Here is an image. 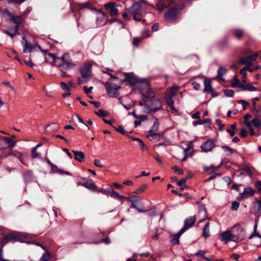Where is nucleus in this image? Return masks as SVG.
I'll list each match as a JSON object with an SVG mask.
<instances>
[{
	"mask_svg": "<svg viewBox=\"0 0 261 261\" xmlns=\"http://www.w3.org/2000/svg\"><path fill=\"white\" fill-rule=\"evenodd\" d=\"M245 236L244 228L238 225L234 226L231 230L225 231L220 235V240L227 243L230 241L237 242L244 240Z\"/></svg>",
	"mask_w": 261,
	"mask_h": 261,
	"instance_id": "nucleus-1",
	"label": "nucleus"
},
{
	"mask_svg": "<svg viewBox=\"0 0 261 261\" xmlns=\"http://www.w3.org/2000/svg\"><path fill=\"white\" fill-rule=\"evenodd\" d=\"M149 95L144 98V113L154 114L162 109V102L159 99H154L153 97L154 93L150 89H148Z\"/></svg>",
	"mask_w": 261,
	"mask_h": 261,
	"instance_id": "nucleus-2",
	"label": "nucleus"
},
{
	"mask_svg": "<svg viewBox=\"0 0 261 261\" xmlns=\"http://www.w3.org/2000/svg\"><path fill=\"white\" fill-rule=\"evenodd\" d=\"M60 59L62 61V63L58 65V67L61 71L71 69L76 65L75 63L72 62L68 54H64Z\"/></svg>",
	"mask_w": 261,
	"mask_h": 261,
	"instance_id": "nucleus-3",
	"label": "nucleus"
},
{
	"mask_svg": "<svg viewBox=\"0 0 261 261\" xmlns=\"http://www.w3.org/2000/svg\"><path fill=\"white\" fill-rule=\"evenodd\" d=\"M105 87L107 94L109 96L117 97L119 95L118 90L120 89V87L117 84H112L107 82L105 84Z\"/></svg>",
	"mask_w": 261,
	"mask_h": 261,
	"instance_id": "nucleus-4",
	"label": "nucleus"
},
{
	"mask_svg": "<svg viewBox=\"0 0 261 261\" xmlns=\"http://www.w3.org/2000/svg\"><path fill=\"white\" fill-rule=\"evenodd\" d=\"M22 45L24 47L23 52L24 53H27L28 52H31L33 51L34 50L35 51L37 50V48H38L39 50L41 51V49H42L41 46L39 45L37 43L34 44L33 45L30 44L28 41H27L25 36L24 35L22 37Z\"/></svg>",
	"mask_w": 261,
	"mask_h": 261,
	"instance_id": "nucleus-5",
	"label": "nucleus"
},
{
	"mask_svg": "<svg viewBox=\"0 0 261 261\" xmlns=\"http://www.w3.org/2000/svg\"><path fill=\"white\" fill-rule=\"evenodd\" d=\"M258 54L257 53H253L250 56H248L245 58H242L239 61L240 64H244L247 66H251L252 62L256 60Z\"/></svg>",
	"mask_w": 261,
	"mask_h": 261,
	"instance_id": "nucleus-6",
	"label": "nucleus"
},
{
	"mask_svg": "<svg viewBox=\"0 0 261 261\" xmlns=\"http://www.w3.org/2000/svg\"><path fill=\"white\" fill-rule=\"evenodd\" d=\"M192 147V145L189 144L188 145L187 147L185 148L182 151H179L175 154L174 157L178 160H181V162L185 161L188 155V151Z\"/></svg>",
	"mask_w": 261,
	"mask_h": 261,
	"instance_id": "nucleus-7",
	"label": "nucleus"
},
{
	"mask_svg": "<svg viewBox=\"0 0 261 261\" xmlns=\"http://www.w3.org/2000/svg\"><path fill=\"white\" fill-rule=\"evenodd\" d=\"M179 10L177 8L172 7L165 14V19L166 20H172L175 19L179 14Z\"/></svg>",
	"mask_w": 261,
	"mask_h": 261,
	"instance_id": "nucleus-8",
	"label": "nucleus"
},
{
	"mask_svg": "<svg viewBox=\"0 0 261 261\" xmlns=\"http://www.w3.org/2000/svg\"><path fill=\"white\" fill-rule=\"evenodd\" d=\"M118 6H121L119 5H116V4L113 2H110L105 4V9L110 11V14L112 17L118 15Z\"/></svg>",
	"mask_w": 261,
	"mask_h": 261,
	"instance_id": "nucleus-9",
	"label": "nucleus"
},
{
	"mask_svg": "<svg viewBox=\"0 0 261 261\" xmlns=\"http://www.w3.org/2000/svg\"><path fill=\"white\" fill-rule=\"evenodd\" d=\"M92 10L95 11L96 14V23L97 26L101 25L103 23L106 15L101 10L96 8H92Z\"/></svg>",
	"mask_w": 261,
	"mask_h": 261,
	"instance_id": "nucleus-10",
	"label": "nucleus"
},
{
	"mask_svg": "<svg viewBox=\"0 0 261 261\" xmlns=\"http://www.w3.org/2000/svg\"><path fill=\"white\" fill-rule=\"evenodd\" d=\"M41 51L44 55V58L45 61L50 63H55L57 59H59V58H57L56 55L54 54L47 53V49H41Z\"/></svg>",
	"mask_w": 261,
	"mask_h": 261,
	"instance_id": "nucleus-11",
	"label": "nucleus"
},
{
	"mask_svg": "<svg viewBox=\"0 0 261 261\" xmlns=\"http://www.w3.org/2000/svg\"><path fill=\"white\" fill-rule=\"evenodd\" d=\"M215 144L212 140H208L204 142L200 146L202 151L206 152L211 151L215 147Z\"/></svg>",
	"mask_w": 261,
	"mask_h": 261,
	"instance_id": "nucleus-12",
	"label": "nucleus"
},
{
	"mask_svg": "<svg viewBox=\"0 0 261 261\" xmlns=\"http://www.w3.org/2000/svg\"><path fill=\"white\" fill-rule=\"evenodd\" d=\"M91 65L90 64H87L81 68L80 72L83 78H86L88 79L91 76Z\"/></svg>",
	"mask_w": 261,
	"mask_h": 261,
	"instance_id": "nucleus-13",
	"label": "nucleus"
},
{
	"mask_svg": "<svg viewBox=\"0 0 261 261\" xmlns=\"http://www.w3.org/2000/svg\"><path fill=\"white\" fill-rule=\"evenodd\" d=\"M198 216L202 218V219L199 221V223H202L206 220L210 219V218L207 216L206 208L203 204H201L199 206L198 210Z\"/></svg>",
	"mask_w": 261,
	"mask_h": 261,
	"instance_id": "nucleus-14",
	"label": "nucleus"
},
{
	"mask_svg": "<svg viewBox=\"0 0 261 261\" xmlns=\"http://www.w3.org/2000/svg\"><path fill=\"white\" fill-rule=\"evenodd\" d=\"M173 0H162L159 1L157 4V8L160 11L172 6Z\"/></svg>",
	"mask_w": 261,
	"mask_h": 261,
	"instance_id": "nucleus-15",
	"label": "nucleus"
},
{
	"mask_svg": "<svg viewBox=\"0 0 261 261\" xmlns=\"http://www.w3.org/2000/svg\"><path fill=\"white\" fill-rule=\"evenodd\" d=\"M196 218L195 216H191L185 221L184 226L181 229L182 232H185L187 229L192 227L195 223Z\"/></svg>",
	"mask_w": 261,
	"mask_h": 261,
	"instance_id": "nucleus-16",
	"label": "nucleus"
},
{
	"mask_svg": "<svg viewBox=\"0 0 261 261\" xmlns=\"http://www.w3.org/2000/svg\"><path fill=\"white\" fill-rule=\"evenodd\" d=\"M255 191L251 188L248 187L245 188L242 193L239 197L240 200H242L254 195Z\"/></svg>",
	"mask_w": 261,
	"mask_h": 261,
	"instance_id": "nucleus-17",
	"label": "nucleus"
},
{
	"mask_svg": "<svg viewBox=\"0 0 261 261\" xmlns=\"http://www.w3.org/2000/svg\"><path fill=\"white\" fill-rule=\"evenodd\" d=\"M162 137V134L156 133H148L146 135V137L149 141L154 142L158 141Z\"/></svg>",
	"mask_w": 261,
	"mask_h": 261,
	"instance_id": "nucleus-18",
	"label": "nucleus"
},
{
	"mask_svg": "<svg viewBox=\"0 0 261 261\" xmlns=\"http://www.w3.org/2000/svg\"><path fill=\"white\" fill-rule=\"evenodd\" d=\"M204 92H208V93L213 94L214 91L212 87V82L210 79H206L204 82Z\"/></svg>",
	"mask_w": 261,
	"mask_h": 261,
	"instance_id": "nucleus-19",
	"label": "nucleus"
},
{
	"mask_svg": "<svg viewBox=\"0 0 261 261\" xmlns=\"http://www.w3.org/2000/svg\"><path fill=\"white\" fill-rule=\"evenodd\" d=\"M184 232H182L180 229L179 231L175 234L171 235L170 237V241L173 245L178 244L179 243V238Z\"/></svg>",
	"mask_w": 261,
	"mask_h": 261,
	"instance_id": "nucleus-20",
	"label": "nucleus"
},
{
	"mask_svg": "<svg viewBox=\"0 0 261 261\" xmlns=\"http://www.w3.org/2000/svg\"><path fill=\"white\" fill-rule=\"evenodd\" d=\"M141 11V5L139 3H134L128 9V11L129 13L134 14L140 12Z\"/></svg>",
	"mask_w": 261,
	"mask_h": 261,
	"instance_id": "nucleus-21",
	"label": "nucleus"
},
{
	"mask_svg": "<svg viewBox=\"0 0 261 261\" xmlns=\"http://www.w3.org/2000/svg\"><path fill=\"white\" fill-rule=\"evenodd\" d=\"M74 155V159L79 162H82L85 160V154L82 151L72 150Z\"/></svg>",
	"mask_w": 261,
	"mask_h": 261,
	"instance_id": "nucleus-22",
	"label": "nucleus"
},
{
	"mask_svg": "<svg viewBox=\"0 0 261 261\" xmlns=\"http://www.w3.org/2000/svg\"><path fill=\"white\" fill-rule=\"evenodd\" d=\"M16 236L14 233H10L5 236L2 240L1 243L4 245L9 242L11 240L15 239Z\"/></svg>",
	"mask_w": 261,
	"mask_h": 261,
	"instance_id": "nucleus-23",
	"label": "nucleus"
},
{
	"mask_svg": "<svg viewBox=\"0 0 261 261\" xmlns=\"http://www.w3.org/2000/svg\"><path fill=\"white\" fill-rule=\"evenodd\" d=\"M2 139H3V145L6 146L7 147H13L16 143L14 140L9 137H3Z\"/></svg>",
	"mask_w": 261,
	"mask_h": 261,
	"instance_id": "nucleus-24",
	"label": "nucleus"
},
{
	"mask_svg": "<svg viewBox=\"0 0 261 261\" xmlns=\"http://www.w3.org/2000/svg\"><path fill=\"white\" fill-rule=\"evenodd\" d=\"M178 90L179 87L175 84H173V86L169 89V93L167 96L173 97Z\"/></svg>",
	"mask_w": 261,
	"mask_h": 261,
	"instance_id": "nucleus-25",
	"label": "nucleus"
},
{
	"mask_svg": "<svg viewBox=\"0 0 261 261\" xmlns=\"http://www.w3.org/2000/svg\"><path fill=\"white\" fill-rule=\"evenodd\" d=\"M239 87L244 91H255L257 90V88L251 84H240Z\"/></svg>",
	"mask_w": 261,
	"mask_h": 261,
	"instance_id": "nucleus-26",
	"label": "nucleus"
},
{
	"mask_svg": "<svg viewBox=\"0 0 261 261\" xmlns=\"http://www.w3.org/2000/svg\"><path fill=\"white\" fill-rule=\"evenodd\" d=\"M78 8L81 9H88L92 10V5L91 3L89 2H86L83 3H79L77 4Z\"/></svg>",
	"mask_w": 261,
	"mask_h": 261,
	"instance_id": "nucleus-27",
	"label": "nucleus"
},
{
	"mask_svg": "<svg viewBox=\"0 0 261 261\" xmlns=\"http://www.w3.org/2000/svg\"><path fill=\"white\" fill-rule=\"evenodd\" d=\"M59 129V125L56 123H53L48 125L46 127V130L49 133L56 132Z\"/></svg>",
	"mask_w": 261,
	"mask_h": 261,
	"instance_id": "nucleus-28",
	"label": "nucleus"
},
{
	"mask_svg": "<svg viewBox=\"0 0 261 261\" xmlns=\"http://www.w3.org/2000/svg\"><path fill=\"white\" fill-rule=\"evenodd\" d=\"M125 81L129 82L130 84H135L136 82V78L129 73H125Z\"/></svg>",
	"mask_w": 261,
	"mask_h": 261,
	"instance_id": "nucleus-29",
	"label": "nucleus"
},
{
	"mask_svg": "<svg viewBox=\"0 0 261 261\" xmlns=\"http://www.w3.org/2000/svg\"><path fill=\"white\" fill-rule=\"evenodd\" d=\"M10 20L13 22L15 24H21L22 21V17L21 16L11 17Z\"/></svg>",
	"mask_w": 261,
	"mask_h": 261,
	"instance_id": "nucleus-30",
	"label": "nucleus"
},
{
	"mask_svg": "<svg viewBox=\"0 0 261 261\" xmlns=\"http://www.w3.org/2000/svg\"><path fill=\"white\" fill-rule=\"evenodd\" d=\"M159 122L158 119H155L154 121L153 124L148 133H155L159 129Z\"/></svg>",
	"mask_w": 261,
	"mask_h": 261,
	"instance_id": "nucleus-31",
	"label": "nucleus"
},
{
	"mask_svg": "<svg viewBox=\"0 0 261 261\" xmlns=\"http://www.w3.org/2000/svg\"><path fill=\"white\" fill-rule=\"evenodd\" d=\"M109 195L115 198L122 199L123 198V197L121 196L118 192L111 189H110Z\"/></svg>",
	"mask_w": 261,
	"mask_h": 261,
	"instance_id": "nucleus-32",
	"label": "nucleus"
},
{
	"mask_svg": "<svg viewBox=\"0 0 261 261\" xmlns=\"http://www.w3.org/2000/svg\"><path fill=\"white\" fill-rule=\"evenodd\" d=\"M254 209L257 213H261V199L257 200L255 201L254 205Z\"/></svg>",
	"mask_w": 261,
	"mask_h": 261,
	"instance_id": "nucleus-33",
	"label": "nucleus"
},
{
	"mask_svg": "<svg viewBox=\"0 0 261 261\" xmlns=\"http://www.w3.org/2000/svg\"><path fill=\"white\" fill-rule=\"evenodd\" d=\"M147 188V185L143 184L141 185L139 188L136 189L135 191H134L133 193L136 194H140L144 192Z\"/></svg>",
	"mask_w": 261,
	"mask_h": 261,
	"instance_id": "nucleus-34",
	"label": "nucleus"
},
{
	"mask_svg": "<svg viewBox=\"0 0 261 261\" xmlns=\"http://www.w3.org/2000/svg\"><path fill=\"white\" fill-rule=\"evenodd\" d=\"M226 69L225 67L220 66L217 71V77L222 79L223 75L225 73Z\"/></svg>",
	"mask_w": 261,
	"mask_h": 261,
	"instance_id": "nucleus-35",
	"label": "nucleus"
},
{
	"mask_svg": "<svg viewBox=\"0 0 261 261\" xmlns=\"http://www.w3.org/2000/svg\"><path fill=\"white\" fill-rule=\"evenodd\" d=\"M210 223H207L206 225H205L203 231H202V234L203 237L205 238H207L210 236Z\"/></svg>",
	"mask_w": 261,
	"mask_h": 261,
	"instance_id": "nucleus-36",
	"label": "nucleus"
},
{
	"mask_svg": "<svg viewBox=\"0 0 261 261\" xmlns=\"http://www.w3.org/2000/svg\"><path fill=\"white\" fill-rule=\"evenodd\" d=\"M222 148L227 156H230L233 153V150L227 146H222Z\"/></svg>",
	"mask_w": 261,
	"mask_h": 261,
	"instance_id": "nucleus-37",
	"label": "nucleus"
},
{
	"mask_svg": "<svg viewBox=\"0 0 261 261\" xmlns=\"http://www.w3.org/2000/svg\"><path fill=\"white\" fill-rule=\"evenodd\" d=\"M135 196L133 195L132 196H129L127 197V201L130 202L132 204V206L134 208H137V206L136 205V203L138 202V200L135 198Z\"/></svg>",
	"mask_w": 261,
	"mask_h": 261,
	"instance_id": "nucleus-38",
	"label": "nucleus"
},
{
	"mask_svg": "<svg viewBox=\"0 0 261 261\" xmlns=\"http://www.w3.org/2000/svg\"><path fill=\"white\" fill-rule=\"evenodd\" d=\"M82 186L85 187V188L90 189V190H94V189L96 188V186L93 182H84L82 184Z\"/></svg>",
	"mask_w": 261,
	"mask_h": 261,
	"instance_id": "nucleus-39",
	"label": "nucleus"
},
{
	"mask_svg": "<svg viewBox=\"0 0 261 261\" xmlns=\"http://www.w3.org/2000/svg\"><path fill=\"white\" fill-rule=\"evenodd\" d=\"M234 36L237 39H240L244 35V32L242 30L236 29L234 30Z\"/></svg>",
	"mask_w": 261,
	"mask_h": 261,
	"instance_id": "nucleus-40",
	"label": "nucleus"
},
{
	"mask_svg": "<svg viewBox=\"0 0 261 261\" xmlns=\"http://www.w3.org/2000/svg\"><path fill=\"white\" fill-rule=\"evenodd\" d=\"M260 120L257 117H255L251 120L252 124L255 127L259 128L260 127Z\"/></svg>",
	"mask_w": 261,
	"mask_h": 261,
	"instance_id": "nucleus-41",
	"label": "nucleus"
},
{
	"mask_svg": "<svg viewBox=\"0 0 261 261\" xmlns=\"http://www.w3.org/2000/svg\"><path fill=\"white\" fill-rule=\"evenodd\" d=\"M238 102L239 103H241L242 105L243 110H245L249 106V103L245 100L241 99L238 100Z\"/></svg>",
	"mask_w": 261,
	"mask_h": 261,
	"instance_id": "nucleus-42",
	"label": "nucleus"
},
{
	"mask_svg": "<svg viewBox=\"0 0 261 261\" xmlns=\"http://www.w3.org/2000/svg\"><path fill=\"white\" fill-rule=\"evenodd\" d=\"M50 254L49 252H45L42 254L40 261H47L50 258Z\"/></svg>",
	"mask_w": 261,
	"mask_h": 261,
	"instance_id": "nucleus-43",
	"label": "nucleus"
},
{
	"mask_svg": "<svg viewBox=\"0 0 261 261\" xmlns=\"http://www.w3.org/2000/svg\"><path fill=\"white\" fill-rule=\"evenodd\" d=\"M95 113L99 117H104L107 116L108 114V113L105 111H103L101 109L98 110L97 112H95Z\"/></svg>",
	"mask_w": 261,
	"mask_h": 261,
	"instance_id": "nucleus-44",
	"label": "nucleus"
},
{
	"mask_svg": "<svg viewBox=\"0 0 261 261\" xmlns=\"http://www.w3.org/2000/svg\"><path fill=\"white\" fill-rule=\"evenodd\" d=\"M204 123H207L210 124L211 123V120L209 119H205L204 120H199L197 121H196L194 123L195 125L196 124H202Z\"/></svg>",
	"mask_w": 261,
	"mask_h": 261,
	"instance_id": "nucleus-45",
	"label": "nucleus"
},
{
	"mask_svg": "<svg viewBox=\"0 0 261 261\" xmlns=\"http://www.w3.org/2000/svg\"><path fill=\"white\" fill-rule=\"evenodd\" d=\"M51 171L53 173H59L62 174L63 172V171H62L61 170L59 169L58 168V167L57 166H56L55 165H54V164H53L51 166Z\"/></svg>",
	"mask_w": 261,
	"mask_h": 261,
	"instance_id": "nucleus-46",
	"label": "nucleus"
},
{
	"mask_svg": "<svg viewBox=\"0 0 261 261\" xmlns=\"http://www.w3.org/2000/svg\"><path fill=\"white\" fill-rule=\"evenodd\" d=\"M172 169L175 172L177 173L179 175H182L184 174V171L182 169L179 168L178 166H175L172 167Z\"/></svg>",
	"mask_w": 261,
	"mask_h": 261,
	"instance_id": "nucleus-47",
	"label": "nucleus"
},
{
	"mask_svg": "<svg viewBox=\"0 0 261 261\" xmlns=\"http://www.w3.org/2000/svg\"><path fill=\"white\" fill-rule=\"evenodd\" d=\"M132 140L137 141L139 143V145L141 146V149L142 150H144V149L147 148L145 145L144 144L143 142L141 139H138V138H133Z\"/></svg>",
	"mask_w": 261,
	"mask_h": 261,
	"instance_id": "nucleus-48",
	"label": "nucleus"
},
{
	"mask_svg": "<svg viewBox=\"0 0 261 261\" xmlns=\"http://www.w3.org/2000/svg\"><path fill=\"white\" fill-rule=\"evenodd\" d=\"M188 179V178H181L179 181H177V185L179 187L184 186L186 185V183Z\"/></svg>",
	"mask_w": 261,
	"mask_h": 261,
	"instance_id": "nucleus-49",
	"label": "nucleus"
},
{
	"mask_svg": "<svg viewBox=\"0 0 261 261\" xmlns=\"http://www.w3.org/2000/svg\"><path fill=\"white\" fill-rule=\"evenodd\" d=\"M241 84L240 81L238 79L237 76H234L233 78V82H232V86L233 87L238 86L239 87V85Z\"/></svg>",
	"mask_w": 261,
	"mask_h": 261,
	"instance_id": "nucleus-50",
	"label": "nucleus"
},
{
	"mask_svg": "<svg viewBox=\"0 0 261 261\" xmlns=\"http://www.w3.org/2000/svg\"><path fill=\"white\" fill-rule=\"evenodd\" d=\"M240 203L237 201H233L231 203V209L233 211H236L238 209Z\"/></svg>",
	"mask_w": 261,
	"mask_h": 261,
	"instance_id": "nucleus-51",
	"label": "nucleus"
},
{
	"mask_svg": "<svg viewBox=\"0 0 261 261\" xmlns=\"http://www.w3.org/2000/svg\"><path fill=\"white\" fill-rule=\"evenodd\" d=\"M134 15V19L138 21H140L142 20L141 15L140 12L132 14Z\"/></svg>",
	"mask_w": 261,
	"mask_h": 261,
	"instance_id": "nucleus-52",
	"label": "nucleus"
},
{
	"mask_svg": "<svg viewBox=\"0 0 261 261\" xmlns=\"http://www.w3.org/2000/svg\"><path fill=\"white\" fill-rule=\"evenodd\" d=\"M225 95L228 97H232L234 95V92L232 90L228 89L224 91Z\"/></svg>",
	"mask_w": 261,
	"mask_h": 261,
	"instance_id": "nucleus-53",
	"label": "nucleus"
},
{
	"mask_svg": "<svg viewBox=\"0 0 261 261\" xmlns=\"http://www.w3.org/2000/svg\"><path fill=\"white\" fill-rule=\"evenodd\" d=\"M11 14L7 9H5L2 12V16L4 17H10Z\"/></svg>",
	"mask_w": 261,
	"mask_h": 261,
	"instance_id": "nucleus-54",
	"label": "nucleus"
},
{
	"mask_svg": "<svg viewBox=\"0 0 261 261\" xmlns=\"http://www.w3.org/2000/svg\"><path fill=\"white\" fill-rule=\"evenodd\" d=\"M4 32L9 35L11 38H13L15 35L17 34L15 32L10 30L9 29L8 30H5Z\"/></svg>",
	"mask_w": 261,
	"mask_h": 261,
	"instance_id": "nucleus-55",
	"label": "nucleus"
},
{
	"mask_svg": "<svg viewBox=\"0 0 261 261\" xmlns=\"http://www.w3.org/2000/svg\"><path fill=\"white\" fill-rule=\"evenodd\" d=\"M36 147H34L32 149V156L34 158H39L40 157V154L37 152Z\"/></svg>",
	"mask_w": 261,
	"mask_h": 261,
	"instance_id": "nucleus-56",
	"label": "nucleus"
},
{
	"mask_svg": "<svg viewBox=\"0 0 261 261\" xmlns=\"http://www.w3.org/2000/svg\"><path fill=\"white\" fill-rule=\"evenodd\" d=\"M115 129L117 132L122 135H126L127 134L126 131H125L121 126H119L118 127L116 128Z\"/></svg>",
	"mask_w": 261,
	"mask_h": 261,
	"instance_id": "nucleus-57",
	"label": "nucleus"
},
{
	"mask_svg": "<svg viewBox=\"0 0 261 261\" xmlns=\"http://www.w3.org/2000/svg\"><path fill=\"white\" fill-rule=\"evenodd\" d=\"M94 165L96 167H97L99 168H102L104 166L103 165V164L101 163V162H100V161L99 160H95L94 161Z\"/></svg>",
	"mask_w": 261,
	"mask_h": 261,
	"instance_id": "nucleus-58",
	"label": "nucleus"
},
{
	"mask_svg": "<svg viewBox=\"0 0 261 261\" xmlns=\"http://www.w3.org/2000/svg\"><path fill=\"white\" fill-rule=\"evenodd\" d=\"M61 87L62 88V89L63 90H64L67 92L69 91V87L66 83H65L64 82L61 83Z\"/></svg>",
	"mask_w": 261,
	"mask_h": 261,
	"instance_id": "nucleus-59",
	"label": "nucleus"
},
{
	"mask_svg": "<svg viewBox=\"0 0 261 261\" xmlns=\"http://www.w3.org/2000/svg\"><path fill=\"white\" fill-rule=\"evenodd\" d=\"M242 170H244L245 172H246L247 173H248L249 175L252 174V171L251 170V168L249 166H245L242 168Z\"/></svg>",
	"mask_w": 261,
	"mask_h": 261,
	"instance_id": "nucleus-60",
	"label": "nucleus"
},
{
	"mask_svg": "<svg viewBox=\"0 0 261 261\" xmlns=\"http://www.w3.org/2000/svg\"><path fill=\"white\" fill-rule=\"evenodd\" d=\"M173 97H167V103L169 106H170L171 105H172L174 104V101L173 100Z\"/></svg>",
	"mask_w": 261,
	"mask_h": 261,
	"instance_id": "nucleus-61",
	"label": "nucleus"
},
{
	"mask_svg": "<svg viewBox=\"0 0 261 261\" xmlns=\"http://www.w3.org/2000/svg\"><path fill=\"white\" fill-rule=\"evenodd\" d=\"M135 118L139 119L141 121H145L147 119V116L145 115H141L139 116H135Z\"/></svg>",
	"mask_w": 261,
	"mask_h": 261,
	"instance_id": "nucleus-62",
	"label": "nucleus"
},
{
	"mask_svg": "<svg viewBox=\"0 0 261 261\" xmlns=\"http://www.w3.org/2000/svg\"><path fill=\"white\" fill-rule=\"evenodd\" d=\"M206 252L203 250H200L196 253V255L199 257L204 258V255L205 254Z\"/></svg>",
	"mask_w": 261,
	"mask_h": 261,
	"instance_id": "nucleus-63",
	"label": "nucleus"
},
{
	"mask_svg": "<svg viewBox=\"0 0 261 261\" xmlns=\"http://www.w3.org/2000/svg\"><path fill=\"white\" fill-rule=\"evenodd\" d=\"M141 41V39L140 38H134L133 39V44L134 45H137Z\"/></svg>",
	"mask_w": 261,
	"mask_h": 261,
	"instance_id": "nucleus-64",
	"label": "nucleus"
}]
</instances>
